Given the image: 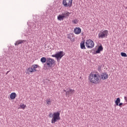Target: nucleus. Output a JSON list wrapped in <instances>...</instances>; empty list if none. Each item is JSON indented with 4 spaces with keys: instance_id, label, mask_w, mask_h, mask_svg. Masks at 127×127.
I'll return each instance as SVG.
<instances>
[{
    "instance_id": "f257e3e1",
    "label": "nucleus",
    "mask_w": 127,
    "mask_h": 127,
    "mask_svg": "<svg viewBox=\"0 0 127 127\" xmlns=\"http://www.w3.org/2000/svg\"><path fill=\"white\" fill-rule=\"evenodd\" d=\"M101 76L98 73L91 72L88 76V81L91 84H95L97 85L100 84L101 82Z\"/></svg>"
},
{
    "instance_id": "f03ea898",
    "label": "nucleus",
    "mask_w": 127,
    "mask_h": 127,
    "mask_svg": "<svg viewBox=\"0 0 127 127\" xmlns=\"http://www.w3.org/2000/svg\"><path fill=\"white\" fill-rule=\"evenodd\" d=\"M49 118H52L51 120L52 124H55L56 122L60 120V113L59 112L49 114Z\"/></svg>"
},
{
    "instance_id": "7ed1b4c3",
    "label": "nucleus",
    "mask_w": 127,
    "mask_h": 127,
    "mask_svg": "<svg viewBox=\"0 0 127 127\" xmlns=\"http://www.w3.org/2000/svg\"><path fill=\"white\" fill-rule=\"evenodd\" d=\"M71 14V13L68 12V11H65L62 14H60L58 16L57 18L58 20L61 21V20H64V18L68 17Z\"/></svg>"
},
{
    "instance_id": "20e7f679",
    "label": "nucleus",
    "mask_w": 127,
    "mask_h": 127,
    "mask_svg": "<svg viewBox=\"0 0 127 127\" xmlns=\"http://www.w3.org/2000/svg\"><path fill=\"white\" fill-rule=\"evenodd\" d=\"M108 34H109V31L107 30L101 31L98 34V38H107Z\"/></svg>"
},
{
    "instance_id": "39448f33",
    "label": "nucleus",
    "mask_w": 127,
    "mask_h": 127,
    "mask_svg": "<svg viewBox=\"0 0 127 127\" xmlns=\"http://www.w3.org/2000/svg\"><path fill=\"white\" fill-rule=\"evenodd\" d=\"M85 46L87 48L91 49V48H93L95 46V43L92 40L88 39L85 42Z\"/></svg>"
},
{
    "instance_id": "423d86ee",
    "label": "nucleus",
    "mask_w": 127,
    "mask_h": 127,
    "mask_svg": "<svg viewBox=\"0 0 127 127\" xmlns=\"http://www.w3.org/2000/svg\"><path fill=\"white\" fill-rule=\"evenodd\" d=\"M73 0H63V3L65 7H71Z\"/></svg>"
},
{
    "instance_id": "0eeeda50",
    "label": "nucleus",
    "mask_w": 127,
    "mask_h": 127,
    "mask_svg": "<svg viewBox=\"0 0 127 127\" xmlns=\"http://www.w3.org/2000/svg\"><path fill=\"white\" fill-rule=\"evenodd\" d=\"M64 92H65V96H67V97H70V96H72V95H73V94H74L75 92H76V91H75V90L74 89H72L70 88H67V91L64 90Z\"/></svg>"
},
{
    "instance_id": "6e6552de",
    "label": "nucleus",
    "mask_w": 127,
    "mask_h": 127,
    "mask_svg": "<svg viewBox=\"0 0 127 127\" xmlns=\"http://www.w3.org/2000/svg\"><path fill=\"white\" fill-rule=\"evenodd\" d=\"M39 66L37 64H33L31 67H29L28 69V72L30 73H33V72L37 71V68H38Z\"/></svg>"
},
{
    "instance_id": "1a4fd4ad",
    "label": "nucleus",
    "mask_w": 127,
    "mask_h": 127,
    "mask_svg": "<svg viewBox=\"0 0 127 127\" xmlns=\"http://www.w3.org/2000/svg\"><path fill=\"white\" fill-rule=\"evenodd\" d=\"M52 57H55V58H56L57 59V60H59L61 59V58H62L63 57V56H64V55L63 54V52L61 51V52L57 53L55 55H52Z\"/></svg>"
},
{
    "instance_id": "9d476101",
    "label": "nucleus",
    "mask_w": 127,
    "mask_h": 127,
    "mask_svg": "<svg viewBox=\"0 0 127 127\" xmlns=\"http://www.w3.org/2000/svg\"><path fill=\"white\" fill-rule=\"evenodd\" d=\"M55 63V60L54 59L49 58L47 60V65H48V67H52V65H54Z\"/></svg>"
},
{
    "instance_id": "9b49d317",
    "label": "nucleus",
    "mask_w": 127,
    "mask_h": 127,
    "mask_svg": "<svg viewBox=\"0 0 127 127\" xmlns=\"http://www.w3.org/2000/svg\"><path fill=\"white\" fill-rule=\"evenodd\" d=\"M102 80H107L109 78V75L106 72H104L101 74L100 75Z\"/></svg>"
},
{
    "instance_id": "f8f14e48",
    "label": "nucleus",
    "mask_w": 127,
    "mask_h": 127,
    "mask_svg": "<svg viewBox=\"0 0 127 127\" xmlns=\"http://www.w3.org/2000/svg\"><path fill=\"white\" fill-rule=\"evenodd\" d=\"M82 31V30L81 29V28L80 27H76L74 29V32L75 34H80Z\"/></svg>"
},
{
    "instance_id": "ddd939ff",
    "label": "nucleus",
    "mask_w": 127,
    "mask_h": 127,
    "mask_svg": "<svg viewBox=\"0 0 127 127\" xmlns=\"http://www.w3.org/2000/svg\"><path fill=\"white\" fill-rule=\"evenodd\" d=\"M25 42H26V40H19L16 41L15 43V46H17L19 45V44H22V43H24Z\"/></svg>"
},
{
    "instance_id": "4468645a",
    "label": "nucleus",
    "mask_w": 127,
    "mask_h": 127,
    "mask_svg": "<svg viewBox=\"0 0 127 127\" xmlns=\"http://www.w3.org/2000/svg\"><path fill=\"white\" fill-rule=\"evenodd\" d=\"M15 98H16V93H15V92L11 93L10 95V99H11V100H14Z\"/></svg>"
},
{
    "instance_id": "2eb2a0df",
    "label": "nucleus",
    "mask_w": 127,
    "mask_h": 127,
    "mask_svg": "<svg viewBox=\"0 0 127 127\" xmlns=\"http://www.w3.org/2000/svg\"><path fill=\"white\" fill-rule=\"evenodd\" d=\"M103 46H100L98 48V50L96 51V54H99L100 53V52H101V51H103Z\"/></svg>"
},
{
    "instance_id": "dca6fc26",
    "label": "nucleus",
    "mask_w": 127,
    "mask_h": 127,
    "mask_svg": "<svg viewBox=\"0 0 127 127\" xmlns=\"http://www.w3.org/2000/svg\"><path fill=\"white\" fill-rule=\"evenodd\" d=\"M80 48L81 49H86V47L85 46V42L82 41L80 43Z\"/></svg>"
},
{
    "instance_id": "f3484780",
    "label": "nucleus",
    "mask_w": 127,
    "mask_h": 127,
    "mask_svg": "<svg viewBox=\"0 0 127 127\" xmlns=\"http://www.w3.org/2000/svg\"><path fill=\"white\" fill-rule=\"evenodd\" d=\"M120 103H121V98H117L116 100L115 101V104L116 106H119V104H120Z\"/></svg>"
},
{
    "instance_id": "a211bd4d",
    "label": "nucleus",
    "mask_w": 127,
    "mask_h": 127,
    "mask_svg": "<svg viewBox=\"0 0 127 127\" xmlns=\"http://www.w3.org/2000/svg\"><path fill=\"white\" fill-rule=\"evenodd\" d=\"M46 102L47 105H51V99H50V98L46 99Z\"/></svg>"
},
{
    "instance_id": "6ab92c4d",
    "label": "nucleus",
    "mask_w": 127,
    "mask_h": 127,
    "mask_svg": "<svg viewBox=\"0 0 127 127\" xmlns=\"http://www.w3.org/2000/svg\"><path fill=\"white\" fill-rule=\"evenodd\" d=\"M26 108V105L24 104H22L20 105V109H22V110H24Z\"/></svg>"
},
{
    "instance_id": "aec40b11",
    "label": "nucleus",
    "mask_w": 127,
    "mask_h": 127,
    "mask_svg": "<svg viewBox=\"0 0 127 127\" xmlns=\"http://www.w3.org/2000/svg\"><path fill=\"white\" fill-rule=\"evenodd\" d=\"M41 62L42 63H45L46 62V58L45 57H43L41 59Z\"/></svg>"
},
{
    "instance_id": "412c9836",
    "label": "nucleus",
    "mask_w": 127,
    "mask_h": 127,
    "mask_svg": "<svg viewBox=\"0 0 127 127\" xmlns=\"http://www.w3.org/2000/svg\"><path fill=\"white\" fill-rule=\"evenodd\" d=\"M67 37L68 38V39H72V37H73V35L71 34H68L67 35Z\"/></svg>"
},
{
    "instance_id": "4be33fe9",
    "label": "nucleus",
    "mask_w": 127,
    "mask_h": 127,
    "mask_svg": "<svg viewBox=\"0 0 127 127\" xmlns=\"http://www.w3.org/2000/svg\"><path fill=\"white\" fill-rule=\"evenodd\" d=\"M121 55L122 57H127V55L126 53L122 52L121 53Z\"/></svg>"
},
{
    "instance_id": "5701e85b",
    "label": "nucleus",
    "mask_w": 127,
    "mask_h": 127,
    "mask_svg": "<svg viewBox=\"0 0 127 127\" xmlns=\"http://www.w3.org/2000/svg\"><path fill=\"white\" fill-rule=\"evenodd\" d=\"M78 21L77 19H75V20H72V23L74 24H77V23H78Z\"/></svg>"
},
{
    "instance_id": "b1692460",
    "label": "nucleus",
    "mask_w": 127,
    "mask_h": 127,
    "mask_svg": "<svg viewBox=\"0 0 127 127\" xmlns=\"http://www.w3.org/2000/svg\"><path fill=\"white\" fill-rule=\"evenodd\" d=\"M124 104L123 103H119V106L120 107V108H122V106H123Z\"/></svg>"
},
{
    "instance_id": "393cba45",
    "label": "nucleus",
    "mask_w": 127,
    "mask_h": 127,
    "mask_svg": "<svg viewBox=\"0 0 127 127\" xmlns=\"http://www.w3.org/2000/svg\"><path fill=\"white\" fill-rule=\"evenodd\" d=\"M124 100L126 102V103H127V96L124 97Z\"/></svg>"
},
{
    "instance_id": "a878e982",
    "label": "nucleus",
    "mask_w": 127,
    "mask_h": 127,
    "mask_svg": "<svg viewBox=\"0 0 127 127\" xmlns=\"http://www.w3.org/2000/svg\"><path fill=\"white\" fill-rule=\"evenodd\" d=\"M9 71H7L6 74L7 75V74L8 73Z\"/></svg>"
}]
</instances>
